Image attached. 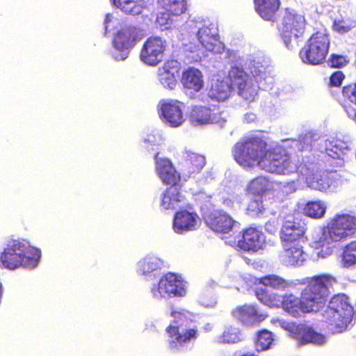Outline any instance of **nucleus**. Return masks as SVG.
Returning a JSON list of instances; mask_svg holds the SVG:
<instances>
[{
    "mask_svg": "<svg viewBox=\"0 0 356 356\" xmlns=\"http://www.w3.org/2000/svg\"><path fill=\"white\" fill-rule=\"evenodd\" d=\"M313 134L308 133L304 136H300L299 138V143L301 145V149H307L310 147L313 143Z\"/></svg>",
    "mask_w": 356,
    "mask_h": 356,
    "instance_id": "a18cd8bd",
    "label": "nucleus"
},
{
    "mask_svg": "<svg viewBox=\"0 0 356 356\" xmlns=\"http://www.w3.org/2000/svg\"><path fill=\"white\" fill-rule=\"evenodd\" d=\"M200 58V56L199 54H197V58H196V60H197V59H198V58Z\"/></svg>",
    "mask_w": 356,
    "mask_h": 356,
    "instance_id": "13d9d810",
    "label": "nucleus"
},
{
    "mask_svg": "<svg viewBox=\"0 0 356 356\" xmlns=\"http://www.w3.org/2000/svg\"><path fill=\"white\" fill-rule=\"evenodd\" d=\"M197 38L203 48L214 54H220L224 49V44L219 40L217 29L214 24L204 26L199 29Z\"/></svg>",
    "mask_w": 356,
    "mask_h": 356,
    "instance_id": "f3484780",
    "label": "nucleus"
},
{
    "mask_svg": "<svg viewBox=\"0 0 356 356\" xmlns=\"http://www.w3.org/2000/svg\"><path fill=\"white\" fill-rule=\"evenodd\" d=\"M40 258L38 249L19 241H10L0 257L3 267L15 270L19 267L33 268Z\"/></svg>",
    "mask_w": 356,
    "mask_h": 356,
    "instance_id": "20e7f679",
    "label": "nucleus"
},
{
    "mask_svg": "<svg viewBox=\"0 0 356 356\" xmlns=\"http://www.w3.org/2000/svg\"><path fill=\"white\" fill-rule=\"evenodd\" d=\"M341 264L346 268L356 264V241H353L345 246Z\"/></svg>",
    "mask_w": 356,
    "mask_h": 356,
    "instance_id": "4c0bfd02",
    "label": "nucleus"
},
{
    "mask_svg": "<svg viewBox=\"0 0 356 356\" xmlns=\"http://www.w3.org/2000/svg\"><path fill=\"white\" fill-rule=\"evenodd\" d=\"M256 118V116L253 113H247L245 115V120L248 122H253Z\"/></svg>",
    "mask_w": 356,
    "mask_h": 356,
    "instance_id": "864d4df0",
    "label": "nucleus"
},
{
    "mask_svg": "<svg viewBox=\"0 0 356 356\" xmlns=\"http://www.w3.org/2000/svg\"><path fill=\"white\" fill-rule=\"evenodd\" d=\"M167 42L160 37L149 38L140 51V60L147 65H156L162 61Z\"/></svg>",
    "mask_w": 356,
    "mask_h": 356,
    "instance_id": "ddd939ff",
    "label": "nucleus"
},
{
    "mask_svg": "<svg viewBox=\"0 0 356 356\" xmlns=\"http://www.w3.org/2000/svg\"><path fill=\"white\" fill-rule=\"evenodd\" d=\"M348 116L356 122V111L353 110L348 111Z\"/></svg>",
    "mask_w": 356,
    "mask_h": 356,
    "instance_id": "6e6d98bb",
    "label": "nucleus"
},
{
    "mask_svg": "<svg viewBox=\"0 0 356 356\" xmlns=\"http://www.w3.org/2000/svg\"><path fill=\"white\" fill-rule=\"evenodd\" d=\"M159 4L165 12H160L157 17V24L163 29L171 28L174 17L184 13L186 10L185 0H158Z\"/></svg>",
    "mask_w": 356,
    "mask_h": 356,
    "instance_id": "2eb2a0df",
    "label": "nucleus"
},
{
    "mask_svg": "<svg viewBox=\"0 0 356 356\" xmlns=\"http://www.w3.org/2000/svg\"><path fill=\"white\" fill-rule=\"evenodd\" d=\"M348 63L346 57L333 55L330 60V66L334 67H342Z\"/></svg>",
    "mask_w": 356,
    "mask_h": 356,
    "instance_id": "c03bdc74",
    "label": "nucleus"
},
{
    "mask_svg": "<svg viewBox=\"0 0 356 356\" xmlns=\"http://www.w3.org/2000/svg\"><path fill=\"white\" fill-rule=\"evenodd\" d=\"M138 0H112L113 3L127 14L139 15L143 11V6L138 3Z\"/></svg>",
    "mask_w": 356,
    "mask_h": 356,
    "instance_id": "e433bc0d",
    "label": "nucleus"
},
{
    "mask_svg": "<svg viewBox=\"0 0 356 356\" xmlns=\"http://www.w3.org/2000/svg\"><path fill=\"white\" fill-rule=\"evenodd\" d=\"M159 113L163 122L171 127H179L185 122L184 104L177 100H162L159 102Z\"/></svg>",
    "mask_w": 356,
    "mask_h": 356,
    "instance_id": "4468645a",
    "label": "nucleus"
},
{
    "mask_svg": "<svg viewBox=\"0 0 356 356\" xmlns=\"http://www.w3.org/2000/svg\"><path fill=\"white\" fill-rule=\"evenodd\" d=\"M236 161L243 168L259 167L271 173L289 175L298 171L305 178L307 186L321 192H333L341 181L335 172L315 170L306 165L297 166L286 151L280 147L267 149L266 143L261 138L252 136L237 143L233 149Z\"/></svg>",
    "mask_w": 356,
    "mask_h": 356,
    "instance_id": "f257e3e1",
    "label": "nucleus"
},
{
    "mask_svg": "<svg viewBox=\"0 0 356 356\" xmlns=\"http://www.w3.org/2000/svg\"><path fill=\"white\" fill-rule=\"evenodd\" d=\"M186 49L191 52H197L198 49V47L196 46H192L191 44H187L186 45Z\"/></svg>",
    "mask_w": 356,
    "mask_h": 356,
    "instance_id": "5fc2aeb1",
    "label": "nucleus"
},
{
    "mask_svg": "<svg viewBox=\"0 0 356 356\" xmlns=\"http://www.w3.org/2000/svg\"><path fill=\"white\" fill-rule=\"evenodd\" d=\"M356 232V217L348 213H337L314 236L313 247L323 258L331 254L335 243L342 242Z\"/></svg>",
    "mask_w": 356,
    "mask_h": 356,
    "instance_id": "7ed1b4c3",
    "label": "nucleus"
},
{
    "mask_svg": "<svg viewBox=\"0 0 356 356\" xmlns=\"http://www.w3.org/2000/svg\"><path fill=\"white\" fill-rule=\"evenodd\" d=\"M242 203V198L238 195H232L224 200L223 204L225 207L231 209L239 208Z\"/></svg>",
    "mask_w": 356,
    "mask_h": 356,
    "instance_id": "37998d69",
    "label": "nucleus"
},
{
    "mask_svg": "<svg viewBox=\"0 0 356 356\" xmlns=\"http://www.w3.org/2000/svg\"><path fill=\"white\" fill-rule=\"evenodd\" d=\"M271 323L288 332L289 336L296 340L300 346L307 343L323 345L326 342L324 335L316 332L312 327L305 324H297L283 319H272Z\"/></svg>",
    "mask_w": 356,
    "mask_h": 356,
    "instance_id": "0eeeda50",
    "label": "nucleus"
},
{
    "mask_svg": "<svg viewBox=\"0 0 356 356\" xmlns=\"http://www.w3.org/2000/svg\"><path fill=\"white\" fill-rule=\"evenodd\" d=\"M162 261L158 257L148 255L138 263L137 272L143 275H147L160 268Z\"/></svg>",
    "mask_w": 356,
    "mask_h": 356,
    "instance_id": "2f4dec72",
    "label": "nucleus"
},
{
    "mask_svg": "<svg viewBox=\"0 0 356 356\" xmlns=\"http://www.w3.org/2000/svg\"><path fill=\"white\" fill-rule=\"evenodd\" d=\"M330 40L325 32L313 34L307 44L300 51V57L305 63L318 65L322 63L327 54Z\"/></svg>",
    "mask_w": 356,
    "mask_h": 356,
    "instance_id": "1a4fd4ad",
    "label": "nucleus"
},
{
    "mask_svg": "<svg viewBox=\"0 0 356 356\" xmlns=\"http://www.w3.org/2000/svg\"><path fill=\"white\" fill-rule=\"evenodd\" d=\"M283 188L286 193H291L295 192L297 188L296 183L294 181L285 183L283 185Z\"/></svg>",
    "mask_w": 356,
    "mask_h": 356,
    "instance_id": "09e8293b",
    "label": "nucleus"
},
{
    "mask_svg": "<svg viewBox=\"0 0 356 356\" xmlns=\"http://www.w3.org/2000/svg\"><path fill=\"white\" fill-rule=\"evenodd\" d=\"M270 186V181L265 177H258L252 179L247 186L246 191L252 195L261 197Z\"/></svg>",
    "mask_w": 356,
    "mask_h": 356,
    "instance_id": "f704fd0d",
    "label": "nucleus"
},
{
    "mask_svg": "<svg viewBox=\"0 0 356 356\" xmlns=\"http://www.w3.org/2000/svg\"><path fill=\"white\" fill-rule=\"evenodd\" d=\"M259 282L262 285L277 291H284L291 285V283L275 274L268 275L259 278Z\"/></svg>",
    "mask_w": 356,
    "mask_h": 356,
    "instance_id": "473e14b6",
    "label": "nucleus"
},
{
    "mask_svg": "<svg viewBox=\"0 0 356 356\" xmlns=\"http://www.w3.org/2000/svg\"><path fill=\"white\" fill-rule=\"evenodd\" d=\"M256 296L261 303L271 308L280 307L283 300L282 296L274 292H269L266 289L257 291Z\"/></svg>",
    "mask_w": 356,
    "mask_h": 356,
    "instance_id": "72a5a7b5",
    "label": "nucleus"
},
{
    "mask_svg": "<svg viewBox=\"0 0 356 356\" xmlns=\"http://www.w3.org/2000/svg\"><path fill=\"white\" fill-rule=\"evenodd\" d=\"M209 227L218 233H229L238 222L225 213L216 212L206 220Z\"/></svg>",
    "mask_w": 356,
    "mask_h": 356,
    "instance_id": "4be33fe9",
    "label": "nucleus"
},
{
    "mask_svg": "<svg viewBox=\"0 0 356 356\" xmlns=\"http://www.w3.org/2000/svg\"><path fill=\"white\" fill-rule=\"evenodd\" d=\"M229 77L233 87H236L238 95L243 99L254 101L258 94L256 81L239 67H232Z\"/></svg>",
    "mask_w": 356,
    "mask_h": 356,
    "instance_id": "f8f14e48",
    "label": "nucleus"
},
{
    "mask_svg": "<svg viewBox=\"0 0 356 356\" xmlns=\"http://www.w3.org/2000/svg\"><path fill=\"white\" fill-rule=\"evenodd\" d=\"M231 93V86L227 80H216L211 84L209 97L213 100L222 102L227 99Z\"/></svg>",
    "mask_w": 356,
    "mask_h": 356,
    "instance_id": "c756f323",
    "label": "nucleus"
},
{
    "mask_svg": "<svg viewBox=\"0 0 356 356\" xmlns=\"http://www.w3.org/2000/svg\"><path fill=\"white\" fill-rule=\"evenodd\" d=\"M113 19V17L112 16V15L107 14L106 15V18L104 19V26H105L106 31H107V29L109 26V23L112 22Z\"/></svg>",
    "mask_w": 356,
    "mask_h": 356,
    "instance_id": "603ef678",
    "label": "nucleus"
},
{
    "mask_svg": "<svg viewBox=\"0 0 356 356\" xmlns=\"http://www.w3.org/2000/svg\"><path fill=\"white\" fill-rule=\"evenodd\" d=\"M181 83L184 88L190 90L191 93L200 92L204 85L202 72L193 67H190L183 72Z\"/></svg>",
    "mask_w": 356,
    "mask_h": 356,
    "instance_id": "393cba45",
    "label": "nucleus"
},
{
    "mask_svg": "<svg viewBox=\"0 0 356 356\" xmlns=\"http://www.w3.org/2000/svg\"><path fill=\"white\" fill-rule=\"evenodd\" d=\"M155 159L156 172L163 182L166 184H172V186L177 185L180 179V175L177 172L171 162L168 159H161L157 156Z\"/></svg>",
    "mask_w": 356,
    "mask_h": 356,
    "instance_id": "5701e85b",
    "label": "nucleus"
},
{
    "mask_svg": "<svg viewBox=\"0 0 356 356\" xmlns=\"http://www.w3.org/2000/svg\"><path fill=\"white\" fill-rule=\"evenodd\" d=\"M218 109L202 106H195L191 111L189 120L195 126L204 125L210 123L219 124L220 126L225 122Z\"/></svg>",
    "mask_w": 356,
    "mask_h": 356,
    "instance_id": "dca6fc26",
    "label": "nucleus"
},
{
    "mask_svg": "<svg viewBox=\"0 0 356 356\" xmlns=\"http://www.w3.org/2000/svg\"><path fill=\"white\" fill-rule=\"evenodd\" d=\"M205 164V158L196 153H190L185 161L182 169V176L184 179L198 173Z\"/></svg>",
    "mask_w": 356,
    "mask_h": 356,
    "instance_id": "cd10ccee",
    "label": "nucleus"
},
{
    "mask_svg": "<svg viewBox=\"0 0 356 356\" xmlns=\"http://www.w3.org/2000/svg\"><path fill=\"white\" fill-rule=\"evenodd\" d=\"M353 309L343 294L334 296L323 311V317L332 332L345 331L352 321Z\"/></svg>",
    "mask_w": 356,
    "mask_h": 356,
    "instance_id": "423d86ee",
    "label": "nucleus"
},
{
    "mask_svg": "<svg viewBox=\"0 0 356 356\" xmlns=\"http://www.w3.org/2000/svg\"><path fill=\"white\" fill-rule=\"evenodd\" d=\"M343 95L351 103L356 105V83L344 87Z\"/></svg>",
    "mask_w": 356,
    "mask_h": 356,
    "instance_id": "79ce46f5",
    "label": "nucleus"
},
{
    "mask_svg": "<svg viewBox=\"0 0 356 356\" xmlns=\"http://www.w3.org/2000/svg\"><path fill=\"white\" fill-rule=\"evenodd\" d=\"M243 339V335L238 328L228 327L220 337L222 343H238Z\"/></svg>",
    "mask_w": 356,
    "mask_h": 356,
    "instance_id": "ea45409f",
    "label": "nucleus"
},
{
    "mask_svg": "<svg viewBox=\"0 0 356 356\" xmlns=\"http://www.w3.org/2000/svg\"><path fill=\"white\" fill-rule=\"evenodd\" d=\"M325 146L326 154L333 159H343V156L348 149V145L338 139L326 140Z\"/></svg>",
    "mask_w": 356,
    "mask_h": 356,
    "instance_id": "7c9ffc66",
    "label": "nucleus"
},
{
    "mask_svg": "<svg viewBox=\"0 0 356 356\" xmlns=\"http://www.w3.org/2000/svg\"><path fill=\"white\" fill-rule=\"evenodd\" d=\"M343 79L344 75L341 72H336L330 77V85L332 86H339Z\"/></svg>",
    "mask_w": 356,
    "mask_h": 356,
    "instance_id": "49530a36",
    "label": "nucleus"
},
{
    "mask_svg": "<svg viewBox=\"0 0 356 356\" xmlns=\"http://www.w3.org/2000/svg\"><path fill=\"white\" fill-rule=\"evenodd\" d=\"M284 250L280 255V261L286 266H300L307 259L300 242L282 244Z\"/></svg>",
    "mask_w": 356,
    "mask_h": 356,
    "instance_id": "a211bd4d",
    "label": "nucleus"
},
{
    "mask_svg": "<svg viewBox=\"0 0 356 356\" xmlns=\"http://www.w3.org/2000/svg\"><path fill=\"white\" fill-rule=\"evenodd\" d=\"M266 68V67L264 65H261V67H254V69L252 70V72L254 76H259L265 72Z\"/></svg>",
    "mask_w": 356,
    "mask_h": 356,
    "instance_id": "8fccbe9b",
    "label": "nucleus"
},
{
    "mask_svg": "<svg viewBox=\"0 0 356 356\" xmlns=\"http://www.w3.org/2000/svg\"><path fill=\"white\" fill-rule=\"evenodd\" d=\"M305 21L303 15L286 9L280 26L281 36L286 47L298 45V38L305 31Z\"/></svg>",
    "mask_w": 356,
    "mask_h": 356,
    "instance_id": "9d476101",
    "label": "nucleus"
},
{
    "mask_svg": "<svg viewBox=\"0 0 356 356\" xmlns=\"http://www.w3.org/2000/svg\"><path fill=\"white\" fill-rule=\"evenodd\" d=\"M161 140L160 136H158L157 138L154 136H149L147 139H145V141H147L152 144H156L159 143Z\"/></svg>",
    "mask_w": 356,
    "mask_h": 356,
    "instance_id": "3c124183",
    "label": "nucleus"
},
{
    "mask_svg": "<svg viewBox=\"0 0 356 356\" xmlns=\"http://www.w3.org/2000/svg\"><path fill=\"white\" fill-rule=\"evenodd\" d=\"M270 225L269 223H267V224L266 225V229H268V226H270Z\"/></svg>",
    "mask_w": 356,
    "mask_h": 356,
    "instance_id": "4d7b16f0",
    "label": "nucleus"
},
{
    "mask_svg": "<svg viewBox=\"0 0 356 356\" xmlns=\"http://www.w3.org/2000/svg\"><path fill=\"white\" fill-rule=\"evenodd\" d=\"M171 316L174 320L167 328L169 346L172 350H179L185 344L197 338V329L189 319L188 312L172 310Z\"/></svg>",
    "mask_w": 356,
    "mask_h": 356,
    "instance_id": "39448f33",
    "label": "nucleus"
},
{
    "mask_svg": "<svg viewBox=\"0 0 356 356\" xmlns=\"http://www.w3.org/2000/svg\"><path fill=\"white\" fill-rule=\"evenodd\" d=\"M273 337L271 332L263 330L258 332L256 340V348L257 350H264L270 348L273 343Z\"/></svg>",
    "mask_w": 356,
    "mask_h": 356,
    "instance_id": "58836bf2",
    "label": "nucleus"
},
{
    "mask_svg": "<svg viewBox=\"0 0 356 356\" xmlns=\"http://www.w3.org/2000/svg\"><path fill=\"white\" fill-rule=\"evenodd\" d=\"M257 13L265 20H273L280 7L279 0H254Z\"/></svg>",
    "mask_w": 356,
    "mask_h": 356,
    "instance_id": "c85d7f7f",
    "label": "nucleus"
},
{
    "mask_svg": "<svg viewBox=\"0 0 356 356\" xmlns=\"http://www.w3.org/2000/svg\"><path fill=\"white\" fill-rule=\"evenodd\" d=\"M232 314L235 318L247 325L259 323L267 317L266 314H259L254 306L247 305L236 308Z\"/></svg>",
    "mask_w": 356,
    "mask_h": 356,
    "instance_id": "b1692460",
    "label": "nucleus"
},
{
    "mask_svg": "<svg viewBox=\"0 0 356 356\" xmlns=\"http://www.w3.org/2000/svg\"><path fill=\"white\" fill-rule=\"evenodd\" d=\"M144 37L143 31L133 26H125L115 34L113 40V56L116 60H124L130 50Z\"/></svg>",
    "mask_w": 356,
    "mask_h": 356,
    "instance_id": "6e6552de",
    "label": "nucleus"
},
{
    "mask_svg": "<svg viewBox=\"0 0 356 356\" xmlns=\"http://www.w3.org/2000/svg\"><path fill=\"white\" fill-rule=\"evenodd\" d=\"M333 29L339 33L347 32L349 29L348 26L345 24L343 21H335L333 24Z\"/></svg>",
    "mask_w": 356,
    "mask_h": 356,
    "instance_id": "de8ad7c7",
    "label": "nucleus"
},
{
    "mask_svg": "<svg viewBox=\"0 0 356 356\" xmlns=\"http://www.w3.org/2000/svg\"><path fill=\"white\" fill-rule=\"evenodd\" d=\"M200 222V219L195 213L181 211L175 214L173 229L177 233L182 234L196 229Z\"/></svg>",
    "mask_w": 356,
    "mask_h": 356,
    "instance_id": "412c9836",
    "label": "nucleus"
},
{
    "mask_svg": "<svg viewBox=\"0 0 356 356\" xmlns=\"http://www.w3.org/2000/svg\"><path fill=\"white\" fill-rule=\"evenodd\" d=\"M266 243L264 234L255 227H249L243 232L238 247L244 251L257 252L263 249Z\"/></svg>",
    "mask_w": 356,
    "mask_h": 356,
    "instance_id": "6ab92c4d",
    "label": "nucleus"
},
{
    "mask_svg": "<svg viewBox=\"0 0 356 356\" xmlns=\"http://www.w3.org/2000/svg\"><path fill=\"white\" fill-rule=\"evenodd\" d=\"M184 196L179 192L177 185L171 186L163 194L161 207L163 209H175L181 207Z\"/></svg>",
    "mask_w": 356,
    "mask_h": 356,
    "instance_id": "bb28decb",
    "label": "nucleus"
},
{
    "mask_svg": "<svg viewBox=\"0 0 356 356\" xmlns=\"http://www.w3.org/2000/svg\"><path fill=\"white\" fill-rule=\"evenodd\" d=\"M264 210V206L261 202V197L257 196L254 200H252L248 206L247 211L248 213L252 216H257L259 213H262Z\"/></svg>",
    "mask_w": 356,
    "mask_h": 356,
    "instance_id": "a19ab883",
    "label": "nucleus"
},
{
    "mask_svg": "<svg viewBox=\"0 0 356 356\" xmlns=\"http://www.w3.org/2000/svg\"><path fill=\"white\" fill-rule=\"evenodd\" d=\"M305 231L304 225L300 222L286 221L281 229L282 244L300 242V238Z\"/></svg>",
    "mask_w": 356,
    "mask_h": 356,
    "instance_id": "a878e982",
    "label": "nucleus"
},
{
    "mask_svg": "<svg viewBox=\"0 0 356 356\" xmlns=\"http://www.w3.org/2000/svg\"><path fill=\"white\" fill-rule=\"evenodd\" d=\"M336 282V279L327 274L313 277L302 291L301 298L293 294L283 296L282 308L293 317H299L305 312H318L325 305L330 289Z\"/></svg>",
    "mask_w": 356,
    "mask_h": 356,
    "instance_id": "f03ea898",
    "label": "nucleus"
},
{
    "mask_svg": "<svg viewBox=\"0 0 356 356\" xmlns=\"http://www.w3.org/2000/svg\"><path fill=\"white\" fill-rule=\"evenodd\" d=\"M151 293L152 297L157 300L182 297L186 293V284L180 276L169 273L151 289Z\"/></svg>",
    "mask_w": 356,
    "mask_h": 356,
    "instance_id": "9b49d317",
    "label": "nucleus"
},
{
    "mask_svg": "<svg viewBox=\"0 0 356 356\" xmlns=\"http://www.w3.org/2000/svg\"><path fill=\"white\" fill-rule=\"evenodd\" d=\"M179 63L177 60H169L158 69L157 76L159 83L165 88L173 90L177 83V78L179 71Z\"/></svg>",
    "mask_w": 356,
    "mask_h": 356,
    "instance_id": "aec40b11",
    "label": "nucleus"
},
{
    "mask_svg": "<svg viewBox=\"0 0 356 356\" xmlns=\"http://www.w3.org/2000/svg\"><path fill=\"white\" fill-rule=\"evenodd\" d=\"M327 204L325 202L317 200L308 202L304 209L305 214L313 218H322L325 214Z\"/></svg>",
    "mask_w": 356,
    "mask_h": 356,
    "instance_id": "c9c22d12",
    "label": "nucleus"
}]
</instances>
